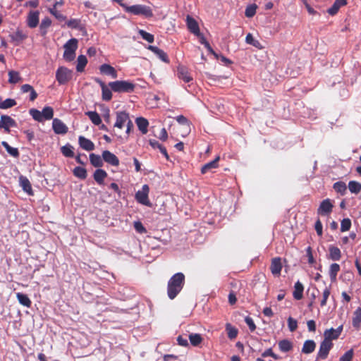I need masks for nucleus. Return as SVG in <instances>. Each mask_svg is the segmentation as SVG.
<instances>
[{
    "mask_svg": "<svg viewBox=\"0 0 361 361\" xmlns=\"http://www.w3.org/2000/svg\"><path fill=\"white\" fill-rule=\"evenodd\" d=\"M185 283V276L183 273L175 274L168 281L167 295L171 300L174 299L181 291Z\"/></svg>",
    "mask_w": 361,
    "mask_h": 361,
    "instance_id": "obj_1",
    "label": "nucleus"
},
{
    "mask_svg": "<svg viewBox=\"0 0 361 361\" xmlns=\"http://www.w3.org/2000/svg\"><path fill=\"white\" fill-rule=\"evenodd\" d=\"M109 87L115 92H133L135 85L131 82L127 80H116L110 82Z\"/></svg>",
    "mask_w": 361,
    "mask_h": 361,
    "instance_id": "obj_2",
    "label": "nucleus"
},
{
    "mask_svg": "<svg viewBox=\"0 0 361 361\" xmlns=\"http://www.w3.org/2000/svg\"><path fill=\"white\" fill-rule=\"evenodd\" d=\"M126 11L136 16H142L149 18L153 16L151 7L143 4H135L126 8Z\"/></svg>",
    "mask_w": 361,
    "mask_h": 361,
    "instance_id": "obj_3",
    "label": "nucleus"
},
{
    "mask_svg": "<svg viewBox=\"0 0 361 361\" xmlns=\"http://www.w3.org/2000/svg\"><path fill=\"white\" fill-rule=\"evenodd\" d=\"M78 39L72 38L63 45V59L67 61H72L75 57V51L78 48Z\"/></svg>",
    "mask_w": 361,
    "mask_h": 361,
    "instance_id": "obj_4",
    "label": "nucleus"
},
{
    "mask_svg": "<svg viewBox=\"0 0 361 361\" xmlns=\"http://www.w3.org/2000/svg\"><path fill=\"white\" fill-rule=\"evenodd\" d=\"M149 192V186L147 185H142V190H138L135 193V200H137V202L141 204L151 207L152 203L150 202L148 198Z\"/></svg>",
    "mask_w": 361,
    "mask_h": 361,
    "instance_id": "obj_5",
    "label": "nucleus"
},
{
    "mask_svg": "<svg viewBox=\"0 0 361 361\" xmlns=\"http://www.w3.org/2000/svg\"><path fill=\"white\" fill-rule=\"evenodd\" d=\"M72 72L65 67L58 68L56 78L59 84H65L71 79Z\"/></svg>",
    "mask_w": 361,
    "mask_h": 361,
    "instance_id": "obj_6",
    "label": "nucleus"
},
{
    "mask_svg": "<svg viewBox=\"0 0 361 361\" xmlns=\"http://www.w3.org/2000/svg\"><path fill=\"white\" fill-rule=\"evenodd\" d=\"M332 346L333 343L331 341L324 339L319 346V350L317 353V359H326Z\"/></svg>",
    "mask_w": 361,
    "mask_h": 361,
    "instance_id": "obj_7",
    "label": "nucleus"
},
{
    "mask_svg": "<svg viewBox=\"0 0 361 361\" xmlns=\"http://www.w3.org/2000/svg\"><path fill=\"white\" fill-rule=\"evenodd\" d=\"M176 75L180 80L185 82H190L193 80L188 68L182 65H179L177 67Z\"/></svg>",
    "mask_w": 361,
    "mask_h": 361,
    "instance_id": "obj_8",
    "label": "nucleus"
},
{
    "mask_svg": "<svg viewBox=\"0 0 361 361\" xmlns=\"http://www.w3.org/2000/svg\"><path fill=\"white\" fill-rule=\"evenodd\" d=\"M16 122L11 116L2 115L0 120V128H4L5 132L9 133L10 128L16 127Z\"/></svg>",
    "mask_w": 361,
    "mask_h": 361,
    "instance_id": "obj_9",
    "label": "nucleus"
},
{
    "mask_svg": "<svg viewBox=\"0 0 361 361\" xmlns=\"http://www.w3.org/2000/svg\"><path fill=\"white\" fill-rule=\"evenodd\" d=\"M102 159L105 162L111 166H118L119 165L118 157L109 150H104L102 152Z\"/></svg>",
    "mask_w": 361,
    "mask_h": 361,
    "instance_id": "obj_10",
    "label": "nucleus"
},
{
    "mask_svg": "<svg viewBox=\"0 0 361 361\" xmlns=\"http://www.w3.org/2000/svg\"><path fill=\"white\" fill-rule=\"evenodd\" d=\"M52 128L56 134H66L68 132V127L59 118H54L52 122Z\"/></svg>",
    "mask_w": 361,
    "mask_h": 361,
    "instance_id": "obj_11",
    "label": "nucleus"
},
{
    "mask_svg": "<svg viewBox=\"0 0 361 361\" xmlns=\"http://www.w3.org/2000/svg\"><path fill=\"white\" fill-rule=\"evenodd\" d=\"M343 326H340L337 329L331 328L329 329H326L324 333V339L331 341L334 339H337L339 336L341 335V333L342 331Z\"/></svg>",
    "mask_w": 361,
    "mask_h": 361,
    "instance_id": "obj_12",
    "label": "nucleus"
},
{
    "mask_svg": "<svg viewBox=\"0 0 361 361\" xmlns=\"http://www.w3.org/2000/svg\"><path fill=\"white\" fill-rule=\"evenodd\" d=\"M130 119L128 114L125 111H118L116 113V121L114 124L115 128H123L124 124Z\"/></svg>",
    "mask_w": 361,
    "mask_h": 361,
    "instance_id": "obj_13",
    "label": "nucleus"
},
{
    "mask_svg": "<svg viewBox=\"0 0 361 361\" xmlns=\"http://www.w3.org/2000/svg\"><path fill=\"white\" fill-rule=\"evenodd\" d=\"M333 204H331L330 200L326 199L321 202L317 212L321 215L328 214L331 212Z\"/></svg>",
    "mask_w": 361,
    "mask_h": 361,
    "instance_id": "obj_14",
    "label": "nucleus"
},
{
    "mask_svg": "<svg viewBox=\"0 0 361 361\" xmlns=\"http://www.w3.org/2000/svg\"><path fill=\"white\" fill-rule=\"evenodd\" d=\"M39 13L37 11H30L28 13L27 18V23L28 27L31 28L36 27L39 23Z\"/></svg>",
    "mask_w": 361,
    "mask_h": 361,
    "instance_id": "obj_15",
    "label": "nucleus"
},
{
    "mask_svg": "<svg viewBox=\"0 0 361 361\" xmlns=\"http://www.w3.org/2000/svg\"><path fill=\"white\" fill-rule=\"evenodd\" d=\"M186 22L188 30L196 36H200V32L197 21L193 18L188 16L186 18Z\"/></svg>",
    "mask_w": 361,
    "mask_h": 361,
    "instance_id": "obj_16",
    "label": "nucleus"
},
{
    "mask_svg": "<svg viewBox=\"0 0 361 361\" xmlns=\"http://www.w3.org/2000/svg\"><path fill=\"white\" fill-rule=\"evenodd\" d=\"M99 71L103 74L111 76L112 78H116L118 76L117 71L115 70V68L106 63L102 64L99 67Z\"/></svg>",
    "mask_w": 361,
    "mask_h": 361,
    "instance_id": "obj_17",
    "label": "nucleus"
},
{
    "mask_svg": "<svg viewBox=\"0 0 361 361\" xmlns=\"http://www.w3.org/2000/svg\"><path fill=\"white\" fill-rule=\"evenodd\" d=\"M79 145L81 148L87 151H92L94 149V144L89 139L80 136L78 138Z\"/></svg>",
    "mask_w": 361,
    "mask_h": 361,
    "instance_id": "obj_18",
    "label": "nucleus"
},
{
    "mask_svg": "<svg viewBox=\"0 0 361 361\" xmlns=\"http://www.w3.org/2000/svg\"><path fill=\"white\" fill-rule=\"evenodd\" d=\"M282 264L279 257L274 258L271 261L270 269L274 276H279L281 271Z\"/></svg>",
    "mask_w": 361,
    "mask_h": 361,
    "instance_id": "obj_19",
    "label": "nucleus"
},
{
    "mask_svg": "<svg viewBox=\"0 0 361 361\" xmlns=\"http://www.w3.org/2000/svg\"><path fill=\"white\" fill-rule=\"evenodd\" d=\"M147 49L155 54L162 61L169 63V59L166 53H165L162 49L152 45H149Z\"/></svg>",
    "mask_w": 361,
    "mask_h": 361,
    "instance_id": "obj_20",
    "label": "nucleus"
},
{
    "mask_svg": "<svg viewBox=\"0 0 361 361\" xmlns=\"http://www.w3.org/2000/svg\"><path fill=\"white\" fill-rule=\"evenodd\" d=\"M219 159H220L219 157H217L213 161L204 164L201 169L202 173H203V174L207 173V172L212 171L213 169L218 168V166H219L218 163H219Z\"/></svg>",
    "mask_w": 361,
    "mask_h": 361,
    "instance_id": "obj_21",
    "label": "nucleus"
},
{
    "mask_svg": "<svg viewBox=\"0 0 361 361\" xmlns=\"http://www.w3.org/2000/svg\"><path fill=\"white\" fill-rule=\"evenodd\" d=\"M20 185L23 190L29 195H32V186L30 180L25 176H21L19 178Z\"/></svg>",
    "mask_w": 361,
    "mask_h": 361,
    "instance_id": "obj_22",
    "label": "nucleus"
},
{
    "mask_svg": "<svg viewBox=\"0 0 361 361\" xmlns=\"http://www.w3.org/2000/svg\"><path fill=\"white\" fill-rule=\"evenodd\" d=\"M304 287L303 285L298 281L295 283L294 291L293 293V298L295 300H300L303 296Z\"/></svg>",
    "mask_w": 361,
    "mask_h": 361,
    "instance_id": "obj_23",
    "label": "nucleus"
},
{
    "mask_svg": "<svg viewBox=\"0 0 361 361\" xmlns=\"http://www.w3.org/2000/svg\"><path fill=\"white\" fill-rule=\"evenodd\" d=\"M346 4V0H336L331 7H330L327 12L331 16H334L337 13L339 8Z\"/></svg>",
    "mask_w": 361,
    "mask_h": 361,
    "instance_id": "obj_24",
    "label": "nucleus"
},
{
    "mask_svg": "<svg viewBox=\"0 0 361 361\" xmlns=\"http://www.w3.org/2000/svg\"><path fill=\"white\" fill-rule=\"evenodd\" d=\"M315 348H316L315 342L312 340H307V341H305V343L303 344V346L302 348V352L305 354H310V353H312V352H314V350H315Z\"/></svg>",
    "mask_w": 361,
    "mask_h": 361,
    "instance_id": "obj_25",
    "label": "nucleus"
},
{
    "mask_svg": "<svg viewBox=\"0 0 361 361\" xmlns=\"http://www.w3.org/2000/svg\"><path fill=\"white\" fill-rule=\"evenodd\" d=\"M136 124L137 126L138 129L141 131L142 134H146L147 133V127L149 125L148 121L142 117H139L136 119Z\"/></svg>",
    "mask_w": 361,
    "mask_h": 361,
    "instance_id": "obj_26",
    "label": "nucleus"
},
{
    "mask_svg": "<svg viewBox=\"0 0 361 361\" xmlns=\"http://www.w3.org/2000/svg\"><path fill=\"white\" fill-rule=\"evenodd\" d=\"M106 176L107 173L104 170L99 169H97L93 175L94 180L99 184H102Z\"/></svg>",
    "mask_w": 361,
    "mask_h": 361,
    "instance_id": "obj_27",
    "label": "nucleus"
},
{
    "mask_svg": "<svg viewBox=\"0 0 361 361\" xmlns=\"http://www.w3.org/2000/svg\"><path fill=\"white\" fill-rule=\"evenodd\" d=\"M16 298L20 305L26 307L31 306L32 302L27 295L22 293H17Z\"/></svg>",
    "mask_w": 361,
    "mask_h": 361,
    "instance_id": "obj_28",
    "label": "nucleus"
},
{
    "mask_svg": "<svg viewBox=\"0 0 361 361\" xmlns=\"http://www.w3.org/2000/svg\"><path fill=\"white\" fill-rule=\"evenodd\" d=\"M279 348L283 353L289 352L293 349V343L288 339H283L279 342Z\"/></svg>",
    "mask_w": 361,
    "mask_h": 361,
    "instance_id": "obj_29",
    "label": "nucleus"
},
{
    "mask_svg": "<svg viewBox=\"0 0 361 361\" xmlns=\"http://www.w3.org/2000/svg\"><path fill=\"white\" fill-rule=\"evenodd\" d=\"M329 258L334 261H338L341 257V252L338 247L335 246L329 247Z\"/></svg>",
    "mask_w": 361,
    "mask_h": 361,
    "instance_id": "obj_30",
    "label": "nucleus"
},
{
    "mask_svg": "<svg viewBox=\"0 0 361 361\" xmlns=\"http://www.w3.org/2000/svg\"><path fill=\"white\" fill-rule=\"evenodd\" d=\"M353 326L358 329L361 324V307H358L354 312V316L353 317Z\"/></svg>",
    "mask_w": 361,
    "mask_h": 361,
    "instance_id": "obj_31",
    "label": "nucleus"
},
{
    "mask_svg": "<svg viewBox=\"0 0 361 361\" xmlns=\"http://www.w3.org/2000/svg\"><path fill=\"white\" fill-rule=\"evenodd\" d=\"M90 163L94 166V167H101L103 165V159L97 154H90Z\"/></svg>",
    "mask_w": 361,
    "mask_h": 361,
    "instance_id": "obj_32",
    "label": "nucleus"
},
{
    "mask_svg": "<svg viewBox=\"0 0 361 361\" xmlns=\"http://www.w3.org/2000/svg\"><path fill=\"white\" fill-rule=\"evenodd\" d=\"M16 102L13 99H6L4 101L1 100V98L0 97V109H7L9 108H11L16 105Z\"/></svg>",
    "mask_w": 361,
    "mask_h": 361,
    "instance_id": "obj_33",
    "label": "nucleus"
},
{
    "mask_svg": "<svg viewBox=\"0 0 361 361\" xmlns=\"http://www.w3.org/2000/svg\"><path fill=\"white\" fill-rule=\"evenodd\" d=\"M8 82L11 84H16L22 80V78L18 71H10L8 72Z\"/></svg>",
    "mask_w": 361,
    "mask_h": 361,
    "instance_id": "obj_34",
    "label": "nucleus"
},
{
    "mask_svg": "<svg viewBox=\"0 0 361 361\" xmlns=\"http://www.w3.org/2000/svg\"><path fill=\"white\" fill-rule=\"evenodd\" d=\"M87 116H88L89 118L94 125H99L102 123V119L99 115V114L96 111H87L85 113Z\"/></svg>",
    "mask_w": 361,
    "mask_h": 361,
    "instance_id": "obj_35",
    "label": "nucleus"
},
{
    "mask_svg": "<svg viewBox=\"0 0 361 361\" xmlns=\"http://www.w3.org/2000/svg\"><path fill=\"white\" fill-rule=\"evenodd\" d=\"M43 120H50L54 116V109L51 106H45L42 111Z\"/></svg>",
    "mask_w": 361,
    "mask_h": 361,
    "instance_id": "obj_36",
    "label": "nucleus"
},
{
    "mask_svg": "<svg viewBox=\"0 0 361 361\" xmlns=\"http://www.w3.org/2000/svg\"><path fill=\"white\" fill-rule=\"evenodd\" d=\"M87 63V60L85 56L80 55L78 57V64L76 66L77 71L82 72Z\"/></svg>",
    "mask_w": 361,
    "mask_h": 361,
    "instance_id": "obj_37",
    "label": "nucleus"
},
{
    "mask_svg": "<svg viewBox=\"0 0 361 361\" xmlns=\"http://www.w3.org/2000/svg\"><path fill=\"white\" fill-rule=\"evenodd\" d=\"M340 271V265L336 263H334L330 266L329 276L332 281H335L338 272Z\"/></svg>",
    "mask_w": 361,
    "mask_h": 361,
    "instance_id": "obj_38",
    "label": "nucleus"
},
{
    "mask_svg": "<svg viewBox=\"0 0 361 361\" xmlns=\"http://www.w3.org/2000/svg\"><path fill=\"white\" fill-rule=\"evenodd\" d=\"M1 145L4 146V147L6 149V150L7 151V152L11 154V156L14 157H18L19 156V152H18V149L17 148H14V147H11L8 142H6V141H3L1 142Z\"/></svg>",
    "mask_w": 361,
    "mask_h": 361,
    "instance_id": "obj_39",
    "label": "nucleus"
},
{
    "mask_svg": "<svg viewBox=\"0 0 361 361\" xmlns=\"http://www.w3.org/2000/svg\"><path fill=\"white\" fill-rule=\"evenodd\" d=\"M348 188L352 193L357 194L361 191V183L351 180L348 183Z\"/></svg>",
    "mask_w": 361,
    "mask_h": 361,
    "instance_id": "obj_40",
    "label": "nucleus"
},
{
    "mask_svg": "<svg viewBox=\"0 0 361 361\" xmlns=\"http://www.w3.org/2000/svg\"><path fill=\"white\" fill-rule=\"evenodd\" d=\"M188 338L190 343L194 346H197L202 341V338L199 334H190Z\"/></svg>",
    "mask_w": 361,
    "mask_h": 361,
    "instance_id": "obj_41",
    "label": "nucleus"
},
{
    "mask_svg": "<svg viewBox=\"0 0 361 361\" xmlns=\"http://www.w3.org/2000/svg\"><path fill=\"white\" fill-rule=\"evenodd\" d=\"M51 20L49 18L46 17L44 19H42L41 24H40V31L42 35H44L47 34V28L51 25Z\"/></svg>",
    "mask_w": 361,
    "mask_h": 361,
    "instance_id": "obj_42",
    "label": "nucleus"
},
{
    "mask_svg": "<svg viewBox=\"0 0 361 361\" xmlns=\"http://www.w3.org/2000/svg\"><path fill=\"white\" fill-rule=\"evenodd\" d=\"M73 174L80 179H85L87 177V171L83 167L77 166L73 169Z\"/></svg>",
    "mask_w": 361,
    "mask_h": 361,
    "instance_id": "obj_43",
    "label": "nucleus"
},
{
    "mask_svg": "<svg viewBox=\"0 0 361 361\" xmlns=\"http://www.w3.org/2000/svg\"><path fill=\"white\" fill-rule=\"evenodd\" d=\"M334 189L338 193L344 195L346 192L347 187L344 182L338 181L334 184Z\"/></svg>",
    "mask_w": 361,
    "mask_h": 361,
    "instance_id": "obj_44",
    "label": "nucleus"
},
{
    "mask_svg": "<svg viewBox=\"0 0 361 361\" xmlns=\"http://www.w3.org/2000/svg\"><path fill=\"white\" fill-rule=\"evenodd\" d=\"M257 8V6L255 4L247 6L245 11V16L247 18L253 17L256 13Z\"/></svg>",
    "mask_w": 361,
    "mask_h": 361,
    "instance_id": "obj_45",
    "label": "nucleus"
},
{
    "mask_svg": "<svg viewBox=\"0 0 361 361\" xmlns=\"http://www.w3.org/2000/svg\"><path fill=\"white\" fill-rule=\"evenodd\" d=\"M30 114L32 116L34 120L38 121V122H42L43 117L42 116V111L36 109H31L29 111Z\"/></svg>",
    "mask_w": 361,
    "mask_h": 361,
    "instance_id": "obj_46",
    "label": "nucleus"
},
{
    "mask_svg": "<svg viewBox=\"0 0 361 361\" xmlns=\"http://www.w3.org/2000/svg\"><path fill=\"white\" fill-rule=\"evenodd\" d=\"M62 154L66 157H73L74 152L73 147L70 145H66L61 147Z\"/></svg>",
    "mask_w": 361,
    "mask_h": 361,
    "instance_id": "obj_47",
    "label": "nucleus"
},
{
    "mask_svg": "<svg viewBox=\"0 0 361 361\" xmlns=\"http://www.w3.org/2000/svg\"><path fill=\"white\" fill-rule=\"evenodd\" d=\"M49 11L51 14L54 16L55 18L59 20L63 21L66 19V16L56 10V4H54L53 8H49Z\"/></svg>",
    "mask_w": 361,
    "mask_h": 361,
    "instance_id": "obj_48",
    "label": "nucleus"
},
{
    "mask_svg": "<svg viewBox=\"0 0 361 361\" xmlns=\"http://www.w3.org/2000/svg\"><path fill=\"white\" fill-rule=\"evenodd\" d=\"M102 99L104 101H109L112 98V93L111 90L106 85L102 88Z\"/></svg>",
    "mask_w": 361,
    "mask_h": 361,
    "instance_id": "obj_49",
    "label": "nucleus"
},
{
    "mask_svg": "<svg viewBox=\"0 0 361 361\" xmlns=\"http://www.w3.org/2000/svg\"><path fill=\"white\" fill-rule=\"evenodd\" d=\"M226 331L229 338H235L238 335V330L233 327L230 324H226Z\"/></svg>",
    "mask_w": 361,
    "mask_h": 361,
    "instance_id": "obj_50",
    "label": "nucleus"
},
{
    "mask_svg": "<svg viewBox=\"0 0 361 361\" xmlns=\"http://www.w3.org/2000/svg\"><path fill=\"white\" fill-rule=\"evenodd\" d=\"M139 34L142 37V38L145 40H146L147 42H149V43H152L154 42V35L143 30H139Z\"/></svg>",
    "mask_w": 361,
    "mask_h": 361,
    "instance_id": "obj_51",
    "label": "nucleus"
},
{
    "mask_svg": "<svg viewBox=\"0 0 361 361\" xmlns=\"http://www.w3.org/2000/svg\"><path fill=\"white\" fill-rule=\"evenodd\" d=\"M245 42L248 44H251L255 47L259 48L260 47V43L258 40H256L254 39L252 34L249 33L245 37Z\"/></svg>",
    "mask_w": 361,
    "mask_h": 361,
    "instance_id": "obj_52",
    "label": "nucleus"
},
{
    "mask_svg": "<svg viewBox=\"0 0 361 361\" xmlns=\"http://www.w3.org/2000/svg\"><path fill=\"white\" fill-rule=\"evenodd\" d=\"M351 226V221L349 219H343L341 224V231L345 232L348 231Z\"/></svg>",
    "mask_w": 361,
    "mask_h": 361,
    "instance_id": "obj_53",
    "label": "nucleus"
},
{
    "mask_svg": "<svg viewBox=\"0 0 361 361\" xmlns=\"http://www.w3.org/2000/svg\"><path fill=\"white\" fill-rule=\"evenodd\" d=\"M353 355V350L350 349L345 352V353L340 357L339 361H352Z\"/></svg>",
    "mask_w": 361,
    "mask_h": 361,
    "instance_id": "obj_54",
    "label": "nucleus"
},
{
    "mask_svg": "<svg viewBox=\"0 0 361 361\" xmlns=\"http://www.w3.org/2000/svg\"><path fill=\"white\" fill-rule=\"evenodd\" d=\"M330 295V290L328 288H326L322 294V300H321V306L324 307L326 305V301Z\"/></svg>",
    "mask_w": 361,
    "mask_h": 361,
    "instance_id": "obj_55",
    "label": "nucleus"
},
{
    "mask_svg": "<svg viewBox=\"0 0 361 361\" xmlns=\"http://www.w3.org/2000/svg\"><path fill=\"white\" fill-rule=\"evenodd\" d=\"M288 325L289 330L293 332L296 330V329L298 327V322L293 318L289 317L288 319Z\"/></svg>",
    "mask_w": 361,
    "mask_h": 361,
    "instance_id": "obj_56",
    "label": "nucleus"
},
{
    "mask_svg": "<svg viewBox=\"0 0 361 361\" xmlns=\"http://www.w3.org/2000/svg\"><path fill=\"white\" fill-rule=\"evenodd\" d=\"M134 228L140 233H145L147 232L146 228L143 226L140 221L134 222Z\"/></svg>",
    "mask_w": 361,
    "mask_h": 361,
    "instance_id": "obj_57",
    "label": "nucleus"
},
{
    "mask_svg": "<svg viewBox=\"0 0 361 361\" xmlns=\"http://www.w3.org/2000/svg\"><path fill=\"white\" fill-rule=\"evenodd\" d=\"M245 321L247 326H249L250 330L252 332L256 329V326L254 323L253 319L250 317H246Z\"/></svg>",
    "mask_w": 361,
    "mask_h": 361,
    "instance_id": "obj_58",
    "label": "nucleus"
},
{
    "mask_svg": "<svg viewBox=\"0 0 361 361\" xmlns=\"http://www.w3.org/2000/svg\"><path fill=\"white\" fill-rule=\"evenodd\" d=\"M314 228L316 230V232L319 236L322 235V224L319 219H317V221L315 222Z\"/></svg>",
    "mask_w": 361,
    "mask_h": 361,
    "instance_id": "obj_59",
    "label": "nucleus"
},
{
    "mask_svg": "<svg viewBox=\"0 0 361 361\" xmlns=\"http://www.w3.org/2000/svg\"><path fill=\"white\" fill-rule=\"evenodd\" d=\"M80 21L77 19H71L67 22V25L69 27L77 28L79 26Z\"/></svg>",
    "mask_w": 361,
    "mask_h": 361,
    "instance_id": "obj_60",
    "label": "nucleus"
},
{
    "mask_svg": "<svg viewBox=\"0 0 361 361\" xmlns=\"http://www.w3.org/2000/svg\"><path fill=\"white\" fill-rule=\"evenodd\" d=\"M309 331L314 332L316 331V323L314 320H309L307 322Z\"/></svg>",
    "mask_w": 361,
    "mask_h": 361,
    "instance_id": "obj_61",
    "label": "nucleus"
},
{
    "mask_svg": "<svg viewBox=\"0 0 361 361\" xmlns=\"http://www.w3.org/2000/svg\"><path fill=\"white\" fill-rule=\"evenodd\" d=\"M177 341H178V345H180L181 346L186 347L188 345V342L187 338H185L181 336H179L177 338Z\"/></svg>",
    "mask_w": 361,
    "mask_h": 361,
    "instance_id": "obj_62",
    "label": "nucleus"
},
{
    "mask_svg": "<svg viewBox=\"0 0 361 361\" xmlns=\"http://www.w3.org/2000/svg\"><path fill=\"white\" fill-rule=\"evenodd\" d=\"M167 137H168V134H167V132H166V129L165 128H162L161 132H160L159 138L161 140L165 141V140H166Z\"/></svg>",
    "mask_w": 361,
    "mask_h": 361,
    "instance_id": "obj_63",
    "label": "nucleus"
},
{
    "mask_svg": "<svg viewBox=\"0 0 361 361\" xmlns=\"http://www.w3.org/2000/svg\"><path fill=\"white\" fill-rule=\"evenodd\" d=\"M236 296L233 292H231L228 295V301L231 305H234L236 302Z\"/></svg>",
    "mask_w": 361,
    "mask_h": 361,
    "instance_id": "obj_64",
    "label": "nucleus"
}]
</instances>
